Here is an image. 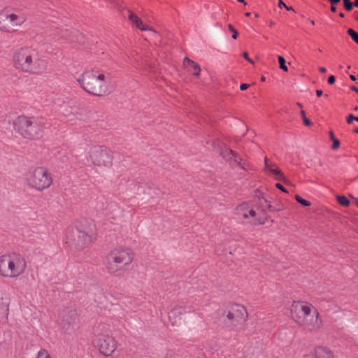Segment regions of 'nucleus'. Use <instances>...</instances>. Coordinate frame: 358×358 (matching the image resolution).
Listing matches in <instances>:
<instances>
[{
  "instance_id": "39448f33",
  "label": "nucleus",
  "mask_w": 358,
  "mask_h": 358,
  "mask_svg": "<svg viewBox=\"0 0 358 358\" xmlns=\"http://www.w3.org/2000/svg\"><path fill=\"white\" fill-rule=\"evenodd\" d=\"M27 268L24 257L19 253L12 252L0 256V275L6 278H17Z\"/></svg>"
},
{
  "instance_id": "bf43d9fd",
  "label": "nucleus",
  "mask_w": 358,
  "mask_h": 358,
  "mask_svg": "<svg viewBox=\"0 0 358 358\" xmlns=\"http://www.w3.org/2000/svg\"><path fill=\"white\" fill-rule=\"evenodd\" d=\"M339 69H343V65H340Z\"/></svg>"
},
{
  "instance_id": "f8f14e48",
  "label": "nucleus",
  "mask_w": 358,
  "mask_h": 358,
  "mask_svg": "<svg viewBox=\"0 0 358 358\" xmlns=\"http://www.w3.org/2000/svg\"><path fill=\"white\" fill-rule=\"evenodd\" d=\"M227 317L234 326H236L243 323L245 321L247 317V312L243 306L235 304L231 306L230 310L227 315Z\"/></svg>"
},
{
  "instance_id": "a18cd8bd",
  "label": "nucleus",
  "mask_w": 358,
  "mask_h": 358,
  "mask_svg": "<svg viewBox=\"0 0 358 358\" xmlns=\"http://www.w3.org/2000/svg\"><path fill=\"white\" fill-rule=\"evenodd\" d=\"M331 10L332 12H336V8L334 5H332L331 7Z\"/></svg>"
},
{
  "instance_id": "7c9ffc66",
  "label": "nucleus",
  "mask_w": 358,
  "mask_h": 358,
  "mask_svg": "<svg viewBox=\"0 0 358 358\" xmlns=\"http://www.w3.org/2000/svg\"><path fill=\"white\" fill-rule=\"evenodd\" d=\"M229 29L233 33L232 34V38L236 39L238 36V31L234 28V27L231 24L228 25Z\"/></svg>"
},
{
  "instance_id": "423d86ee",
  "label": "nucleus",
  "mask_w": 358,
  "mask_h": 358,
  "mask_svg": "<svg viewBox=\"0 0 358 358\" xmlns=\"http://www.w3.org/2000/svg\"><path fill=\"white\" fill-rule=\"evenodd\" d=\"M134 258L133 251L126 247H117L112 250L108 257V269L115 273L130 265Z\"/></svg>"
},
{
  "instance_id": "6e6552de",
  "label": "nucleus",
  "mask_w": 358,
  "mask_h": 358,
  "mask_svg": "<svg viewBox=\"0 0 358 358\" xmlns=\"http://www.w3.org/2000/svg\"><path fill=\"white\" fill-rule=\"evenodd\" d=\"M94 344L100 353L106 357L111 356L117 348L115 339L107 331L100 332L96 335Z\"/></svg>"
},
{
  "instance_id": "603ef678",
  "label": "nucleus",
  "mask_w": 358,
  "mask_h": 358,
  "mask_svg": "<svg viewBox=\"0 0 358 358\" xmlns=\"http://www.w3.org/2000/svg\"><path fill=\"white\" fill-rule=\"evenodd\" d=\"M355 19L358 21V13H355Z\"/></svg>"
},
{
  "instance_id": "9d476101",
  "label": "nucleus",
  "mask_w": 358,
  "mask_h": 358,
  "mask_svg": "<svg viewBox=\"0 0 358 358\" xmlns=\"http://www.w3.org/2000/svg\"><path fill=\"white\" fill-rule=\"evenodd\" d=\"M61 327L62 331L67 334H71L80 328V320L76 310L71 309L63 314Z\"/></svg>"
},
{
  "instance_id": "4c0bfd02",
  "label": "nucleus",
  "mask_w": 358,
  "mask_h": 358,
  "mask_svg": "<svg viewBox=\"0 0 358 358\" xmlns=\"http://www.w3.org/2000/svg\"><path fill=\"white\" fill-rule=\"evenodd\" d=\"M285 6H286V4L283 2L282 0L278 1V7L279 8L285 7Z\"/></svg>"
},
{
  "instance_id": "1a4fd4ad",
  "label": "nucleus",
  "mask_w": 358,
  "mask_h": 358,
  "mask_svg": "<svg viewBox=\"0 0 358 358\" xmlns=\"http://www.w3.org/2000/svg\"><path fill=\"white\" fill-rule=\"evenodd\" d=\"M26 21L23 15L10 13L7 10L0 11V30L12 32L14 27H20Z\"/></svg>"
},
{
  "instance_id": "a19ab883",
  "label": "nucleus",
  "mask_w": 358,
  "mask_h": 358,
  "mask_svg": "<svg viewBox=\"0 0 358 358\" xmlns=\"http://www.w3.org/2000/svg\"><path fill=\"white\" fill-rule=\"evenodd\" d=\"M332 5H335L340 2V0H329Z\"/></svg>"
},
{
  "instance_id": "a211bd4d",
  "label": "nucleus",
  "mask_w": 358,
  "mask_h": 358,
  "mask_svg": "<svg viewBox=\"0 0 358 358\" xmlns=\"http://www.w3.org/2000/svg\"><path fill=\"white\" fill-rule=\"evenodd\" d=\"M127 12L129 14L128 17H129V20L131 21L132 23H134L137 28H138L141 31H153L150 28H149L148 26L145 25L143 23L142 20L141 19H139L136 15L134 14L130 10H128Z\"/></svg>"
},
{
  "instance_id": "ea45409f",
  "label": "nucleus",
  "mask_w": 358,
  "mask_h": 358,
  "mask_svg": "<svg viewBox=\"0 0 358 358\" xmlns=\"http://www.w3.org/2000/svg\"><path fill=\"white\" fill-rule=\"evenodd\" d=\"M315 92H316V95L318 97L321 96L322 95V94H323L322 91L320 90H317Z\"/></svg>"
},
{
  "instance_id": "2f4dec72",
  "label": "nucleus",
  "mask_w": 358,
  "mask_h": 358,
  "mask_svg": "<svg viewBox=\"0 0 358 358\" xmlns=\"http://www.w3.org/2000/svg\"><path fill=\"white\" fill-rule=\"evenodd\" d=\"M353 120H356L358 122V117H356L355 115H353L352 114H350L348 117H347V123L348 124H351Z\"/></svg>"
},
{
  "instance_id": "c03bdc74",
  "label": "nucleus",
  "mask_w": 358,
  "mask_h": 358,
  "mask_svg": "<svg viewBox=\"0 0 358 358\" xmlns=\"http://www.w3.org/2000/svg\"><path fill=\"white\" fill-rule=\"evenodd\" d=\"M350 78L352 80V81H356L357 80V78L355 76L353 75H350Z\"/></svg>"
},
{
  "instance_id": "dca6fc26",
  "label": "nucleus",
  "mask_w": 358,
  "mask_h": 358,
  "mask_svg": "<svg viewBox=\"0 0 358 358\" xmlns=\"http://www.w3.org/2000/svg\"><path fill=\"white\" fill-rule=\"evenodd\" d=\"M183 65L185 68L187 69V71L191 73L194 76H199L201 68L199 65L196 63H195L192 59H189L188 57H185L183 61Z\"/></svg>"
},
{
  "instance_id": "9b49d317",
  "label": "nucleus",
  "mask_w": 358,
  "mask_h": 358,
  "mask_svg": "<svg viewBox=\"0 0 358 358\" xmlns=\"http://www.w3.org/2000/svg\"><path fill=\"white\" fill-rule=\"evenodd\" d=\"M90 157L92 162L99 166H108L112 164L110 152L102 146H94L91 148Z\"/></svg>"
},
{
  "instance_id": "e2e57ef3",
  "label": "nucleus",
  "mask_w": 358,
  "mask_h": 358,
  "mask_svg": "<svg viewBox=\"0 0 358 358\" xmlns=\"http://www.w3.org/2000/svg\"><path fill=\"white\" fill-rule=\"evenodd\" d=\"M357 77H358V74H357Z\"/></svg>"
},
{
  "instance_id": "c756f323",
  "label": "nucleus",
  "mask_w": 358,
  "mask_h": 358,
  "mask_svg": "<svg viewBox=\"0 0 358 358\" xmlns=\"http://www.w3.org/2000/svg\"><path fill=\"white\" fill-rule=\"evenodd\" d=\"M64 116H68V113L71 112V108L68 107L67 106L64 105L61 107V111H60Z\"/></svg>"
},
{
  "instance_id": "4be33fe9",
  "label": "nucleus",
  "mask_w": 358,
  "mask_h": 358,
  "mask_svg": "<svg viewBox=\"0 0 358 358\" xmlns=\"http://www.w3.org/2000/svg\"><path fill=\"white\" fill-rule=\"evenodd\" d=\"M338 202L344 206H348L350 204L349 200L345 196H337Z\"/></svg>"
},
{
  "instance_id": "052dcab7",
  "label": "nucleus",
  "mask_w": 358,
  "mask_h": 358,
  "mask_svg": "<svg viewBox=\"0 0 358 358\" xmlns=\"http://www.w3.org/2000/svg\"><path fill=\"white\" fill-rule=\"evenodd\" d=\"M264 80H265L264 77H262V81H264Z\"/></svg>"
},
{
  "instance_id": "72a5a7b5",
  "label": "nucleus",
  "mask_w": 358,
  "mask_h": 358,
  "mask_svg": "<svg viewBox=\"0 0 358 358\" xmlns=\"http://www.w3.org/2000/svg\"><path fill=\"white\" fill-rule=\"evenodd\" d=\"M340 145V142L337 139H333L332 149L336 150Z\"/></svg>"
},
{
  "instance_id": "5fc2aeb1",
  "label": "nucleus",
  "mask_w": 358,
  "mask_h": 358,
  "mask_svg": "<svg viewBox=\"0 0 358 358\" xmlns=\"http://www.w3.org/2000/svg\"><path fill=\"white\" fill-rule=\"evenodd\" d=\"M354 132H355V133H357V134H358V128H355V129H354Z\"/></svg>"
},
{
  "instance_id": "5701e85b",
  "label": "nucleus",
  "mask_w": 358,
  "mask_h": 358,
  "mask_svg": "<svg viewBox=\"0 0 358 358\" xmlns=\"http://www.w3.org/2000/svg\"><path fill=\"white\" fill-rule=\"evenodd\" d=\"M348 34L351 36L352 39L358 44V33L352 29H348Z\"/></svg>"
},
{
  "instance_id": "680f3d73",
  "label": "nucleus",
  "mask_w": 358,
  "mask_h": 358,
  "mask_svg": "<svg viewBox=\"0 0 358 358\" xmlns=\"http://www.w3.org/2000/svg\"><path fill=\"white\" fill-rule=\"evenodd\" d=\"M350 66H348V70H350Z\"/></svg>"
},
{
  "instance_id": "2eb2a0df",
  "label": "nucleus",
  "mask_w": 358,
  "mask_h": 358,
  "mask_svg": "<svg viewBox=\"0 0 358 358\" xmlns=\"http://www.w3.org/2000/svg\"><path fill=\"white\" fill-rule=\"evenodd\" d=\"M264 164L266 171L273 174L276 180H282L284 178L281 171L275 165L271 163L266 157L264 159Z\"/></svg>"
},
{
  "instance_id": "de8ad7c7",
  "label": "nucleus",
  "mask_w": 358,
  "mask_h": 358,
  "mask_svg": "<svg viewBox=\"0 0 358 358\" xmlns=\"http://www.w3.org/2000/svg\"><path fill=\"white\" fill-rule=\"evenodd\" d=\"M286 8L287 10H293L292 7H289L287 6H285V7Z\"/></svg>"
},
{
  "instance_id": "f257e3e1",
  "label": "nucleus",
  "mask_w": 358,
  "mask_h": 358,
  "mask_svg": "<svg viewBox=\"0 0 358 358\" xmlns=\"http://www.w3.org/2000/svg\"><path fill=\"white\" fill-rule=\"evenodd\" d=\"M13 63L17 69L30 74L41 73L46 68L45 62L40 58L38 52L29 46L14 51Z\"/></svg>"
},
{
  "instance_id": "13d9d810",
  "label": "nucleus",
  "mask_w": 358,
  "mask_h": 358,
  "mask_svg": "<svg viewBox=\"0 0 358 358\" xmlns=\"http://www.w3.org/2000/svg\"><path fill=\"white\" fill-rule=\"evenodd\" d=\"M255 17H259V15H258L257 13H255Z\"/></svg>"
},
{
  "instance_id": "473e14b6",
  "label": "nucleus",
  "mask_w": 358,
  "mask_h": 358,
  "mask_svg": "<svg viewBox=\"0 0 358 358\" xmlns=\"http://www.w3.org/2000/svg\"><path fill=\"white\" fill-rule=\"evenodd\" d=\"M111 207L113 208L114 210L116 212V216L117 217L122 215V209L120 207H118L116 205H113Z\"/></svg>"
},
{
  "instance_id": "aec40b11",
  "label": "nucleus",
  "mask_w": 358,
  "mask_h": 358,
  "mask_svg": "<svg viewBox=\"0 0 358 358\" xmlns=\"http://www.w3.org/2000/svg\"><path fill=\"white\" fill-rule=\"evenodd\" d=\"M315 358H333L331 351L322 346L315 349Z\"/></svg>"
},
{
  "instance_id": "c9c22d12",
  "label": "nucleus",
  "mask_w": 358,
  "mask_h": 358,
  "mask_svg": "<svg viewBox=\"0 0 358 358\" xmlns=\"http://www.w3.org/2000/svg\"><path fill=\"white\" fill-rule=\"evenodd\" d=\"M335 83V77L334 76H330L328 78V83L329 85H332Z\"/></svg>"
},
{
  "instance_id": "4d7b16f0",
  "label": "nucleus",
  "mask_w": 358,
  "mask_h": 358,
  "mask_svg": "<svg viewBox=\"0 0 358 358\" xmlns=\"http://www.w3.org/2000/svg\"><path fill=\"white\" fill-rule=\"evenodd\" d=\"M238 2H241V3H243L244 2V0H238Z\"/></svg>"
},
{
  "instance_id": "49530a36",
  "label": "nucleus",
  "mask_w": 358,
  "mask_h": 358,
  "mask_svg": "<svg viewBox=\"0 0 358 358\" xmlns=\"http://www.w3.org/2000/svg\"><path fill=\"white\" fill-rule=\"evenodd\" d=\"M354 6L356 7H358V0H355V2L353 3Z\"/></svg>"
},
{
  "instance_id": "412c9836",
  "label": "nucleus",
  "mask_w": 358,
  "mask_h": 358,
  "mask_svg": "<svg viewBox=\"0 0 358 358\" xmlns=\"http://www.w3.org/2000/svg\"><path fill=\"white\" fill-rule=\"evenodd\" d=\"M259 204L262 208V210L265 211L266 209L271 210V206L268 203V201L264 197H259Z\"/></svg>"
},
{
  "instance_id": "6ab92c4d",
  "label": "nucleus",
  "mask_w": 358,
  "mask_h": 358,
  "mask_svg": "<svg viewBox=\"0 0 358 358\" xmlns=\"http://www.w3.org/2000/svg\"><path fill=\"white\" fill-rule=\"evenodd\" d=\"M79 232V229L73 227H69L65 231L66 243L70 245H76V234Z\"/></svg>"
},
{
  "instance_id": "cd10ccee",
  "label": "nucleus",
  "mask_w": 358,
  "mask_h": 358,
  "mask_svg": "<svg viewBox=\"0 0 358 358\" xmlns=\"http://www.w3.org/2000/svg\"><path fill=\"white\" fill-rule=\"evenodd\" d=\"M180 313V314H182V313H185V310H183L182 308V307H177V308H175L173 310H172L171 311V313H169V317H171V315H174L176 313Z\"/></svg>"
},
{
  "instance_id": "58836bf2",
  "label": "nucleus",
  "mask_w": 358,
  "mask_h": 358,
  "mask_svg": "<svg viewBox=\"0 0 358 358\" xmlns=\"http://www.w3.org/2000/svg\"><path fill=\"white\" fill-rule=\"evenodd\" d=\"M243 57H244V58H245V59H247V60H248V61H249L250 62L252 63V60H250V59H249V57H248V53H247V52H244V53H243Z\"/></svg>"
},
{
  "instance_id": "f3484780",
  "label": "nucleus",
  "mask_w": 358,
  "mask_h": 358,
  "mask_svg": "<svg viewBox=\"0 0 358 358\" xmlns=\"http://www.w3.org/2000/svg\"><path fill=\"white\" fill-rule=\"evenodd\" d=\"M91 241V237L88 231H84L79 229V232L76 234V245L83 247Z\"/></svg>"
},
{
  "instance_id": "37998d69",
  "label": "nucleus",
  "mask_w": 358,
  "mask_h": 358,
  "mask_svg": "<svg viewBox=\"0 0 358 358\" xmlns=\"http://www.w3.org/2000/svg\"><path fill=\"white\" fill-rule=\"evenodd\" d=\"M319 71L321 72V73H325L327 71V69L324 68V67H320L319 69Z\"/></svg>"
},
{
  "instance_id": "393cba45",
  "label": "nucleus",
  "mask_w": 358,
  "mask_h": 358,
  "mask_svg": "<svg viewBox=\"0 0 358 358\" xmlns=\"http://www.w3.org/2000/svg\"><path fill=\"white\" fill-rule=\"evenodd\" d=\"M278 62H279V64H280V68L283 70L284 71H288V69L287 67V66L285 65V58L282 57V56H278Z\"/></svg>"
},
{
  "instance_id": "e433bc0d",
  "label": "nucleus",
  "mask_w": 358,
  "mask_h": 358,
  "mask_svg": "<svg viewBox=\"0 0 358 358\" xmlns=\"http://www.w3.org/2000/svg\"><path fill=\"white\" fill-rule=\"evenodd\" d=\"M249 87V85L248 84H246V83H243L240 85V90L243 91V90H245L248 88Z\"/></svg>"
},
{
  "instance_id": "bb28decb",
  "label": "nucleus",
  "mask_w": 358,
  "mask_h": 358,
  "mask_svg": "<svg viewBox=\"0 0 358 358\" xmlns=\"http://www.w3.org/2000/svg\"><path fill=\"white\" fill-rule=\"evenodd\" d=\"M301 117H302V118H303V123H304V124H305V125H306V126H310V125H311V124H312V123H311V122H310V120L306 117V113H305V111H304V110H301Z\"/></svg>"
},
{
  "instance_id": "0eeeda50",
  "label": "nucleus",
  "mask_w": 358,
  "mask_h": 358,
  "mask_svg": "<svg viewBox=\"0 0 358 358\" xmlns=\"http://www.w3.org/2000/svg\"><path fill=\"white\" fill-rule=\"evenodd\" d=\"M28 185L38 191L48 188L52 183L50 173L46 168L39 166L29 172L26 177Z\"/></svg>"
},
{
  "instance_id": "20e7f679",
  "label": "nucleus",
  "mask_w": 358,
  "mask_h": 358,
  "mask_svg": "<svg viewBox=\"0 0 358 358\" xmlns=\"http://www.w3.org/2000/svg\"><path fill=\"white\" fill-rule=\"evenodd\" d=\"M14 129L22 136L28 139L40 138L43 136L46 125L43 119L17 117L14 122Z\"/></svg>"
},
{
  "instance_id": "f704fd0d",
  "label": "nucleus",
  "mask_w": 358,
  "mask_h": 358,
  "mask_svg": "<svg viewBox=\"0 0 358 358\" xmlns=\"http://www.w3.org/2000/svg\"><path fill=\"white\" fill-rule=\"evenodd\" d=\"M275 187L284 192H287L286 189L280 183H276Z\"/></svg>"
},
{
  "instance_id": "6e6d98bb",
  "label": "nucleus",
  "mask_w": 358,
  "mask_h": 358,
  "mask_svg": "<svg viewBox=\"0 0 358 358\" xmlns=\"http://www.w3.org/2000/svg\"><path fill=\"white\" fill-rule=\"evenodd\" d=\"M311 22V24H312L313 25H314V24H315V21H314V20H311V22Z\"/></svg>"
},
{
  "instance_id": "a878e982",
  "label": "nucleus",
  "mask_w": 358,
  "mask_h": 358,
  "mask_svg": "<svg viewBox=\"0 0 358 358\" xmlns=\"http://www.w3.org/2000/svg\"><path fill=\"white\" fill-rule=\"evenodd\" d=\"M295 199L297 201V202H299V203L304 206H309L310 205V203L308 201L303 199L299 195H296Z\"/></svg>"
},
{
  "instance_id": "09e8293b",
  "label": "nucleus",
  "mask_w": 358,
  "mask_h": 358,
  "mask_svg": "<svg viewBox=\"0 0 358 358\" xmlns=\"http://www.w3.org/2000/svg\"><path fill=\"white\" fill-rule=\"evenodd\" d=\"M296 106H297L299 108H301L303 107L302 104H301V103H299V102H298V103H296Z\"/></svg>"
},
{
  "instance_id": "7ed1b4c3",
  "label": "nucleus",
  "mask_w": 358,
  "mask_h": 358,
  "mask_svg": "<svg viewBox=\"0 0 358 358\" xmlns=\"http://www.w3.org/2000/svg\"><path fill=\"white\" fill-rule=\"evenodd\" d=\"M77 81L86 92L94 96H101L109 93L105 75L96 70L85 71Z\"/></svg>"
},
{
  "instance_id": "b1692460",
  "label": "nucleus",
  "mask_w": 358,
  "mask_h": 358,
  "mask_svg": "<svg viewBox=\"0 0 358 358\" xmlns=\"http://www.w3.org/2000/svg\"><path fill=\"white\" fill-rule=\"evenodd\" d=\"M36 358H51L48 352L45 349H41L37 354Z\"/></svg>"
},
{
  "instance_id": "8fccbe9b",
  "label": "nucleus",
  "mask_w": 358,
  "mask_h": 358,
  "mask_svg": "<svg viewBox=\"0 0 358 358\" xmlns=\"http://www.w3.org/2000/svg\"><path fill=\"white\" fill-rule=\"evenodd\" d=\"M275 24V23H274V22H273V21H271V22H269V26H270V27H272V26H273V24Z\"/></svg>"
},
{
  "instance_id": "ddd939ff",
  "label": "nucleus",
  "mask_w": 358,
  "mask_h": 358,
  "mask_svg": "<svg viewBox=\"0 0 358 358\" xmlns=\"http://www.w3.org/2000/svg\"><path fill=\"white\" fill-rule=\"evenodd\" d=\"M237 211L243 219H248L250 217L254 218L253 224H263L264 223V221L262 219L257 218L255 211L252 209H248L245 204L239 206Z\"/></svg>"
},
{
  "instance_id": "c85d7f7f",
  "label": "nucleus",
  "mask_w": 358,
  "mask_h": 358,
  "mask_svg": "<svg viewBox=\"0 0 358 358\" xmlns=\"http://www.w3.org/2000/svg\"><path fill=\"white\" fill-rule=\"evenodd\" d=\"M345 8L347 10H351L354 6L353 3H351L350 0H343Z\"/></svg>"
},
{
  "instance_id": "4468645a",
  "label": "nucleus",
  "mask_w": 358,
  "mask_h": 358,
  "mask_svg": "<svg viewBox=\"0 0 358 358\" xmlns=\"http://www.w3.org/2000/svg\"><path fill=\"white\" fill-rule=\"evenodd\" d=\"M220 155L227 161H229L232 165L241 166L243 169H245L243 166L241 164L240 157H237L234 151L230 148L224 146V148H222L220 152Z\"/></svg>"
},
{
  "instance_id": "864d4df0",
  "label": "nucleus",
  "mask_w": 358,
  "mask_h": 358,
  "mask_svg": "<svg viewBox=\"0 0 358 358\" xmlns=\"http://www.w3.org/2000/svg\"><path fill=\"white\" fill-rule=\"evenodd\" d=\"M339 15L341 17H343L345 16L344 13H340Z\"/></svg>"
},
{
  "instance_id": "79ce46f5",
  "label": "nucleus",
  "mask_w": 358,
  "mask_h": 358,
  "mask_svg": "<svg viewBox=\"0 0 358 358\" xmlns=\"http://www.w3.org/2000/svg\"><path fill=\"white\" fill-rule=\"evenodd\" d=\"M350 89H351L352 91H354L355 92H356V93H357V94H358V88H357V87H355V86H352V87H350Z\"/></svg>"
},
{
  "instance_id": "f03ea898",
  "label": "nucleus",
  "mask_w": 358,
  "mask_h": 358,
  "mask_svg": "<svg viewBox=\"0 0 358 358\" xmlns=\"http://www.w3.org/2000/svg\"><path fill=\"white\" fill-rule=\"evenodd\" d=\"M312 306L303 301H293L290 307L292 318L299 326L310 331H316L322 327L319 313Z\"/></svg>"
},
{
  "instance_id": "3c124183",
  "label": "nucleus",
  "mask_w": 358,
  "mask_h": 358,
  "mask_svg": "<svg viewBox=\"0 0 358 358\" xmlns=\"http://www.w3.org/2000/svg\"><path fill=\"white\" fill-rule=\"evenodd\" d=\"M245 15L247 17H249L250 15V12L245 13Z\"/></svg>"
}]
</instances>
